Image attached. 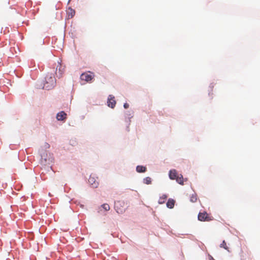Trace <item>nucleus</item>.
Here are the masks:
<instances>
[{
  "label": "nucleus",
  "mask_w": 260,
  "mask_h": 260,
  "mask_svg": "<svg viewBox=\"0 0 260 260\" xmlns=\"http://www.w3.org/2000/svg\"><path fill=\"white\" fill-rule=\"evenodd\" d=\"M56 80L52 74H47L45 78L43 88L46 90H50L55 87Z\"/></svg>",
  "instance_id": "f257e3e1"
},
{
  "label": "nucleus",
  "mask_w": 260,
  "mask_h": 260,
  "mask_svg": "<svg viewBox=\"0 0 260 260\" xmlns=\"http://www.w3.org/2000/svg\"><path fill=\"white\" fill-rule=\"evenodd\" d=\"M198 219L201 221H209L213 220V217L206 212H203L199 213Z\"/></svg>",
  "instance_id": "f03ea898"
},
{
  "label": "nucleus",
  "mask_w": 260,
  "mask_h": 260,
  "mask_svg": "<svg viewBox=\"0 0 260 260\" xmlns=\"http://www.w3.org/2000/svg\"><path fill=\"white\" fill-rule=\"evenodd\" d=\"M94 77V74L90 72L82 73L80 76V79L87 82L91 81Z\"/></svg>",
  "instance_id": "7ed1b4c3"
},
{
  "label": "nucleus",
  "mask_w": 260,
  "mask_h": 260,
  "mask_svg": "<svg viewBox=\"0 0 260 260\" xmlns=\"http://www.w3.org/2000/svg\"><path fill=\"white\" fill-rule=\"evenodd\" d=\"M64 71V67L62 66L60 62H58V65L56 67L55 74L58 78L62 77Z\"/></svg>",
  "instance_id": "20e7f679"
},
{
  "label": "nucleus",
  "mask_w": 260,
  "mask_h": 260,
  "mask_svg": "<svg viewBox=\"0 0 260 260\" xmlns=\"http://www.w3.org/2000/svg\"><path fill=\"white\" fill-rule=\"evenodd\" d=\"M108 106L111 108H114L116 105L115 97L112 95H109L108 98Z\"/></svg>",
  "instance_id": "39448f33"
},
{
  "label": "nucleus",
  "mask_w": 260,
  "mask_h": 260,
  "mask_svg": "<svg viewBox=\"0 0 260 260\" xmlns=\"http://www.w3.org/2000/svg\"><path fill=\"white\" fill-rule=\"evenodd\" d=\"M88 182L92 185V186L94 188L97 187L99 184L98 182L96 181L95 177L94 176H92L91 175L90 176L88 179Z\"/></svg>",
  "instance_id": "423d86ee"
},
{
  "label": "nucleus",
  "mask_w": 260,
  "mask_h": 260,
  "mask_svg": "<svg viewBox=\"0 0 260 260\" xmlns=\"http://www.w3.org/2000/svg\"><path fill=\"white\" fill-rule=\"evenodd\" d=\"M179 174L176 170H171L169 172V177L172 180H176Z\"/></svg>",
  "instance_id": "0eeeda50"
},
{
  "label": "nucleus",
  "mask_w": 260,
  "mask_h": 260,
  "mask_svg": "<svg viewBox=\"0 0 260 260\" xmlns=\"http://www.w3.org/2000/svg\"><path fill=\"white\" fill-rule=\"evenodd\" d=\"M56 118L58 120H63L67 118V114L64 111L57 113Z\"/></svg>",
  "instance_id": "6e6552de"
},
{
  "label": "nucleus",
  "mask_w": 260,
  "mask_h": 260,
  "mask_svg": "<svg viewBox=\"0 0 260 260\" xmlns=\"http://www.w3.org/2000/svg\"><path fill=\"white\" fill-rule=\"evenodd\" d=\"M136 171L138 173H144L146 171V168L142 166H138L136 168Z\"/></svg>",
  "instance_id": "1a4fd4ad"
},
{
  "label": "nucleus",
  "mask_w": 260,
  "mask_h": 260,
  "mask_svg": "<svg viewBox=\"0 0 260 260\" xmlns=\"http://www.w3.org/2000/svg\"><path fill=\"white\" fill-rule=\"evenodd\" d=\"M174 204H175L174 200L173 199H169V200L168 201V202L167 203V206L168 208L172 209L174 207Z\"/></svg>",
  "instance_id": "9d476101"
},
{
  "label": "nucleus",
  "mask_w": 260,
  "mask_h": 260,
  "mask_svg": "<svg viewBox=\"0 0 260 260\" xmlns=\"http://www.w3.org/2000/svg\"><path fill=\"white\" fill-rule=\"evenodd\" d=\"M176 181L180 184L183 185L184 182V179L183 176L181 174H179L177 176Z\"/></svg>",
  "instance_id": "9b49d317"
},
{
  "label": "nucleus",
  "mask_w": 260,
  "mask_h": 260,
  "mask_svg": "<svg viewBox=\"0 0 260 260\" xmlns=\"http://www.w3.org/2000/svg\"><path fill=\"white\" fill-rule=\"evenodd\" d=\"M67 13L68 14L69 16H70L71 18H72L75 14V11L71 8H69L67 11Z\"/></svg>",
  "instance_id": "f8f14e48"
},
{
  "label": "nucleus",
  "mask_w": 260,
  "mask_h": 260,
  "mask_svg": "<svg viewBox=\"0 0 260 260\" xmlns=\"http://www.w3.org/2000/svg\"><path fill=\"white\" fill-rule=\"evenodd\" d=\"M198 198L196 193H193L190 197V201L192 203H195L197 201Z\"/></svg>",
  "instance_id": "ddd939ff"
},
{
  "label": "nucleus",
  "mask_w": 260,
  "mask_h": 260,
  "mask_svg": "<svg viewBox=\"0 0 260 260\" xmlns=\"http://www.w3.org/2000/svg\"><path fill=\"white\" fill-rule=\"evenodd\" d=\"M143 182L146 184H150L151 183V179L149 177H147L144 179Z\"/></svg>",
  "instance_id": "4468645a"
},
{
  "label": "nucleus",
  "mask_w": 260,
  "mask_h": 260,
  "mask_svg": "<svg viewBox=\"0 0 260 260\" xmlns=\"http://www.w3.org/2000/svg\"><path fill=\"white\" fill-rule=\"evenodd\" d=\"M220 247L221 248H223L224 249H225L227 250L228 251H229V247L226 245V243L224 240H223L222 241V243L220 244Z\"/></svg>",
  "instance_id": "2eb2a0df"
},
{
  "label": "nucleus",
  "mask_w": 260,
  "mask_h": 260,
  "mask_svg": "<svg viewBox=\"0 0 260 260\" xmlns=\"http://www.w3.org/2000/svg\"><path fill=\"white\" fill-rule=\"evenodd\" d=\"M119 203H120L119 202H118L116 204H115V208L117 212L118 213L120 214V213H122L123 212V210L118 208V205Z\"/></svg>",
  "instance_id": "dca6fc26"
},
{
  "label": "nucleus",
  "mask_w": 260,
  "mask_h": 260,
  "mask_svg": "<svg viewBox=\"0 0 260 260\" xmlns=\"http://www.w3.org/2000/svg\"><path fill=\"white\" fill-rule=\"evenodd\" d=\"M102 207L106 211H109L110 209L109 205L107 204H104L103 205H102Z\"/></svg>",
  "instance_id": "f3484780"
},
{
  "label": "nucleus",
  "mask_w": 260,
  "mask_h": 260,
  "mask_svg": "<svg viewBox=\"0 0 260 260\" xmlns=\"http://www.w3.org/2000/svg\"><path fill=\"white\" fill-rule=\"evenodd\" d=\"M123 107L125 109H127L129 107V105L127 103H125L123 105Z\"/></svg>",
  "instance_id": "a211bd4d"
}]
</instances>
